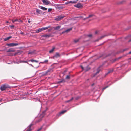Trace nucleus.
Masks as SVG:
<instances>
[{
	"instance_id": "nucleus-1",
	"label": "nucleus",
	"mask_w": 131,
	"mask_h": 131,
	"mask_svg": "<svg viewBox=\"0 0 131 131\" xmlns=\"http://www.w3.org/2000/svg\"><path fill=\"white\" fill-rule=\"evenodd\" d=\"M10 87V86L8 84H5L1 86L0 87V89L1 91H3L5 90L7 88Z\"/></svg>"
},
{
	"instance_id": "nucleus-2",
	"label": "nucleus",
	"mask_w": 131,
	"mask_h": 131,
	"mask_svg": "<svg viewBox=\"0 0 131 131\" xmlns=\"http://www.w3.org/2000/svg\"><path fill=\"white\" fill-rule=\"evenodd\" d=\"M53 70L52 69L50 68L49 69L47 70L45 72L43 73L44 75H46L49 74H50V72H53Z\"/></svg>"
},
{
	"instance_id": "nucleus-3",
	"label": "nucleus",
	"mask_w": 131,
	"mask_h": 131,
	"mask_svg": "<svg viewBox=\"0 0 131 131\" xmlns=\"http://www.w3.org/2000/svg\"><path fill=\"white\" fill-rule=\"evenodd\" d=\"M7 45L10 47H14L19 45L18 43H7L6 44Z\"/></svg>"
},
{
	"instance_id": "nucleus-4",
	"label": "nucleus",
	"mask_w": 131,
	"mask_h": 131,
	"mask_svg": "<svg viewBox=\"0 0 131 131\" xmlns=\"http://www.w3.org/2000/svg\"><path fill=\"white\" fill-rule=\"evenodd\" d=\"M64 17V16L60 15L57 17H56L55 19V20L57 21H59L61 19L63 18Z\"/></svg>"
},
{
	"instance_id": "nucleus-5",
	"label": "nucleus",
	"mask_w": 131,
	"mask_h": 131,
	"mask_svg": "<svg viewBox=\"0 0 131 131\" xmlns=\"http://www.w3.org/2000/svg\"><path fill=\"white\" fill-rule=\"evenodd\" d=\"M74 6L75 7L78 8H82L83 6L80 3H78L74 5Z\"/></svg>"
},
{
	"instance_id": "nucleus-6",
	"label": "nucleus",
	"mask_w": 131,
	"mask_h": 131,
	"mask_svg": "<svg viewBox=\"0 0 131 131\" xmlns=\"http://www.w3.org/2000/svg\"><path fill=\"white\" fill-rule=\"evenodd\" d=\"M42 2L44 5H47L50 3V2L48 0H42Z\"/></svg>"
},
{
	"instance_id": "nucleus-7",
	"label": "nucleus",
	"mask_w": 131,
	"mask_h": 131,
	"mask_svg": "<svg viewBox=\"0 0 131 131\" xmlns=\"http://www.w3.org/2000/svg\"><path fill=\"white\" fill-rule=\"evenodd\" d=\"M36 12L37 13V14H43V12L39 9H36Z\"/></svg>"
},
{
	"instance_id": "nucleus-8",
	"label": "nucleus",
	"mask_w": 131,
	"mask_h": 131,
	"mask_svg": "<svg viewBox=\"0 0 131 131\" xmlns=\"http://www.w3.org/2000/svg\"><path fill=\"white\" fill-rule=\"evenodd\" d=\"M33 124L31 123L28 126V128L26 131H31V126L33 125Z\"/></svg>"
},
{
	"instance_id": "nucleus-9",
	"label": "nucleus",
	"mask_w": 131,
	"mask_h": 131,
	"mask_svg": "<svg viewBox=\"0 0 131 131\" xmlns=\"http://www.w3.org/2000/svg\"><path fill=\"white\" fill-rule=\"evenodd\" d=\"M51 36V35L50 34H45L42 36V37H43L46 38H49Z\"/></svg>"
},
{
	"instance_id": "nucleus-10",
	"label": "nucleus",
	"mask_w": 131,
	"mask_h": 131,
	"mask_svg": "<svg viewBox=\"0 0 131 131\" xmlns=\"http://www.w3.org/2000/svg\"><path fill=\"white\" fill-rule=\"evenodd\" d=\"M60 55L59 53H56L55 55L53 56V58L54 59L55 58H57Z\"/></svg>"
},
{
	"instance_id": "nucleus-11",
	"label": "nucleus",
	"mask_w": 131,
	"mask_h": 131,
	"mask_svg": "<svg viewBox=\"0 0 131 131\" xmlns=\"http://www.w3.org/2000/svg\"><path fill=\"white\" fill-rule=\"evenodd\" d=\"M39 8H40L41 9L44 10V11H45L47 10V8H46L43 7L42 6H39Z\"/></svg>"
},
{
	"instance_id": "nucleus-12",
	"label": "nucleus",
	"mask_w": 131,
	"mask_h": 131,
	"mask_svg": "<svg viewBox=\"0 0 131 131\" xmlns=\"http://www.w3.org/2000/svg\"><path fill=\"white\" fill-rule=\"evenodd\" d=\"M15 51V50L13 48H10L7 51V52H14Z\"/></svg>"
},
{
	"instance_id": "nucleus-13",
	"label": "nucleus",
	"mask_w": 131,
	"mask_h": 131,
	"mask_svg": "<svg viewBox=\"0 0 131 131\" xmlns=\"http://www.w3.org/2000/svg\"><path fill=\"white\" fill-rule=\"evenodd\" d=\"M100 67H99L96 70V71H97L96 72V73L94 75V76L96 75L97 74L99 73V72L101 70V69H100Z\"/></svg>"
},
{
	"instance_id": "nucleus-14",
	"label": "nucleus",
	"mask_w": 131,
	"mask_h": 131,
	"mask_svg": "<svg viewBox=\"0 0 131 131\" xmlns=\"http://www.w3.org/2000/svg\"><path fill=\"white\" fill-rule=\"evenodd\" d=\"M61 27V26H58L55 27H53L54 29L55 30H58Z\"/></svg>"
},
{
	"instance_id": "nucleus-15",
	"label": "nucleus",
	"mask_w": 131,
	"mask_h": 131,
	"mask_svg": "<svg viewBox=\"0 0 131 131\" xmlns=\"http://www.w3.org/2000/svg\"><path fill=\"white\" fill-rule=\"evenodd\" d=\"M35 50H34L32 51H29L28 53V54H30L31 55H32L34 54L35 52Z\"/></svg>"
},
{
	"instance_id": "nucleus-16",
	"label": "nucleus",
	"mask_w": 131,
	"mask_h": 131,
	"mask_svg": "<svg viewBox=\"0 0 131 131\" xmlns=\"http://www.w3.org/2000/svg\"><path fill=\"white\" fill-rule=\"evenodd\" d=\"M50 27V26H49L48 27H42V28H41V29H42V31H43V30H45L46 29H47L48 28H49Z\"/></svg>"
},
{
	"instance_id": "nucleus-17",
	"label": "nucleus",
	"mask_w": 131,
	"mask_h": 131,
	"mask_svg": "<svg viewBox=\"0 0 131 131\" xmlns=\"http://www.w3.org/2000/svg\"><path fill=\"white\" fill-rule=\"evenodd\" d=\"M65 82V80L64 79H61L59 81H58L57 82V83H60L62 82Z\"/></svg>"
},
{
	"instance_id": "nucleus-18",
	"label": "nucleus",
	"mask_w": 131,
	"mask_h": 131,
	"mask_svg": "<svg viewBox=\"0 0 131 131\" xmlns=\"http://www.w3.org/2000/svg\"><path fill=\"white\" fill-rule=\"evenodd\" d=\"M12 38V36H10L4 39V41H7Z\"/></svg>"
},
{
	"instance_id": "nucleus-19",
	"label": "nucleus",
	"mask_w": 131,
	"mask_h": 131,
	"mask_svg": "<svg viewBox=\"0 0 131 131\" xmlns=\"http://www.w3.org/2000/svg\"><path fill=\"white\" fill-rule=\"evenodd\" d=\"M72 28H69L67 29V30H66L64 32H68L70 31V30H72Z\"/></svg>"
},
{
	"instance_id": "nucleus-20",
	"label": "nucleus",
	"mask_w": 131,
	"mask_h": 131,
	"mask_svg": "<svg viewBox=\"0 0 131 131\" xmlns=\"http://www.w3.org/2000/svg\"><path fill=\"white\" fill-rule=\"evenodd\" d=\"M42 31L41 28L38 29V30H37L36 31V32L38 33Z\"/></svg>"
},
{
	"instance_id": "nucleus-21",
	"label": "nucleus",
	"mask_w": 131,
	"mask_h": 131,
	"mask_svg": "<svg viewBox=\"0 0 131 131\" xmlns=\"http://www.w3.org/2000/svg\"><path fill=\"white\" fill-rule=\"evenodd\" d=\"M29 61H31L32 62H36L37 63L38 62V61L36 60H34L33 59L30 60H29Z\"/></svg>"
},
{
	"instance_id": "nucleus-22",
	"label": "nucleus",
	"mask_w": 131,
	"mask_h": 131,
	"mask_svg": "<svg viewBox=\"0 0 131 131\" xmlns=\"http://www.w3.org/2000/svg\"><path fill=\"white\" fill-rule=\"evenodd\" d=\"M55 49V48L54 47H53V48L51 49L49 51V52L50 53H52L54 51Z\"/></svg>"
},
{
	"instance_id": "nucleus-23",
	"label": "nucleus",
	"mask_w": 131,
	"mask_h": 131,
	"mask_svg": "<svg viewBox=\"0 0 131 131\" xmlns=\"http://www.w3.org/2000/svg\"><path fill=\"white\" fill-rule=\"evenodd\" d=\"M67 111L66 110H64L63 111H62L60 112V113H59V115H60V114H63L65 113Z\"/></svg>"
},
{
	"instance_id": "nucleus-24",
	"label": "nucleus",
	"mask_w": 131,
	"mask_h": 131,
	"mask_svg": "<svg viewBox=\"0 0 131 131\" xmlns=\"http://www.w3.org/2000/svg\"><path fill=\"white\" fill-rule=\"evenodd\" d=\"M94 15H93V14H91L89 15L86 18H85L84 19V20H85V19H88L89 18H91Z\"/></svg>"
},
{
	"instance_id": "nucleus-25",
	"label": "nucleus",
	"mask_w": 131,
	"mask_h": 131,
	"mask_svg": "<svg viewBox=\"0 0 131 131\" xmlns=\"http://www.w3.org/2000/svg\"><path fill=\"white\" fill-rule=\"evenodd\" d=\"M74 99V98L73 97H72L71 99H70V100H67V101H66V103H68L70 102L73 99Z\"/></svg>"
},
{
	"instance_id": "nucleus-26",
	"label": "nucleus",
	"mask_w": 131,
	"mask_h": 131,
	"mask_svg": "<svg viewBox=\"0 0 131 131\" xmlns=\"http://www.w3.org/2000/svg\"><path fill=\"white\" fill-rule=\"evenodd\" d=\"M113 71V69H109L108 70V72L109 73L112 72Z\"/></svg>"
},
{
	"instance_id": "nucleus-27",
	"label": "nucleus",
	"mask_w": 131,
	"mask_h": 131,
	"mask_svg": "<svg viewBox=\"0 0 131 131\" xmlns=\"http://www.w3.org/2000/svg\"><path fill=\"white\" fill-rule=\"evenodd\" d=\"M48 60H45L43 62H40V63H47L48 62Z\"/></svg>"
},
{
	"instance_id": "nucleus-28",
	"label": "nucleus",
	"mask_w": 131,
	"mask_h": 131,
	"mask_svg": "<svg viewBox=\"0 0 131 131\" xmlns=\"http://www.w3.org/2000/svg\"><path fill=\"white\" fill-rule=\"evenodd\" d=\"M76 2V1H69V3H71L72 4V3H75Z\"/></svg>"
},
{
	"instance_id": "nucleus-29",
	"label": "nucleus",
	"mask_w": 131,
	"mask_h": 131,
	"mask_svg": "<svg viewBox=\"0 0 131 131\" xmlns=\"http://www.w3.org/2000/svg\"><path fill=\"white\" fill-rule=\"evenodd\" d=\"M79 39H75L74 40V41L75 43H76L79 41Z\"/></svg>"
},
{
	"instance_id": "nucleus-30",
	"label": "nucleus",
	"mask_w": 131,
	"mask_h": 131,
	"mask_svg": "<svg viewBox=\"0 0 131 131\" xmlns=\"http://www.w3.org/2000/svg\"><path fill=\"white\" fill-rule=\"evenodd\" d=\"M18 21V20L16 19H14V20H12V21L14 23V22H15L16 21Z\"/></svg>"
},
{
	"instance_id": "nucleus-31",
	"label": "nucleus",
	"mask_w": 131,
	"mask_h": 131,
	"mask_svg": "<svg viewBox=\"0 0 131 131\" xmlns=\"http://www.w3.org/2000/svg\"><path fill=\"white\" fill-rule=\"evenodd\" d=\"M70 76L69 75H67L66 77V79H70Z\"/></svg>"
},
{
	"instance_id": "nucleus-32",
	"label": "nucleus",
	"mask_w": 131,
	"mask_h": 131,
	"mask_svg": "<svg viewBox=\"0 0 131 131\" xmlns=\"http://www.w3.org/2000/svg\"><path fill=\"white\" fill-rule=\"evenodd\" d=\"M87 36L89 37H90L92 36V34H90L87 35Z\"/></svg>"
},
{
	"instance_id": "nucleus-33",
	"label": "nucleus",
	"mask_w": 131,
	"mask_h": 131,
	"mask_svg": "<svg viewBox=\"0 0 131 131\" xmlns=\"http://www.w3.org/2000/svg\"><path fill=\"white\" fill-rule=\"evenodd\" d=\"M82 16H79V17H75L74 18V19L75 20V19L76 18H82Z\"/></svg>"
},
{
	"instance_id": "nucleus-34",
	"label": "nucleus",
	"mask_w": 131,
	"mask_h": 131,
	"mask_svg": "<svg viewBox=\"0 0 131 131\" xmlns=\"http://www.w3.org/2000/svg\"><path fill=\"white\" fill-rule=\"evenodd\" d=\"M52 10V9L51 8H49L48 9V12H49L50 11H51Z\"/></svg>"
},
{
	"instance_id": "nucleus-35",
	"label": "nucleus",
	"mask_w": 131,
	"mask_h": 131,
	"mask_svg": "<svg viewBox=\"0 0 131 131\" xmlns=\"http://www.w3.org/2000/svg\"><path fill=\"white\" fill-rule=\"evenodd\" d=\"M20 62L25 63H27V61H22L21 62Z\"/></svg>"
},
{
	"instance_id": "nucleus-36",
	"label": "nucleus",
	"mask_w": 131,
	"mask_h": 131,
	"mask_svg": "<svg viewBox=\"0 0 131 131\" xmlns=\"http://www.w3.org/2000/svg\"><path fill=\"white\" fill-rule=\"evenodd\" d=\"M106 36V35H104L102 36L101 37V38L104 37Z\"/></svg>"
},
{
	"instance_id": "nucleus-37",
	"label": "nucleus",
	"mask_w": 131,
	"mask_h": 131,
	"mask_svg": "<svg viewBox=\"0 0 131 131\" xmlns=\"http://www.w3.org/2000/svg\"><path fill=\"white\" fill-rule=\"evenodd\" d=\"M109 86H107L105 87H104L103 89V90H104L105 89H106V88L108 87Z\"/></svg>"
},
{
	"instance_id": "nucleus-38",
	"label": "nucleus",
	"mask_w": 131,
	"mask_h": 131,
	"mask_svg": "<svg viewBox=\"0 0 131 131\" xmlns=\"http://www.w3.org/2000/svg\"><path fill=\"white\" fill-rule=\"evenodd\" d=\"M108 74H109V73H108V72L107 73H106L105 74V76L107 75Z\"/></svg>"
},
{
	"instance_id": "nucleus-39",
	"label": "nucleus",
	"mask_w": 131,
	"mask_h": 131,
	"mask_svg": "<svg viewBox=\"0 0 131 131\" xmlns=\"http://www.w3.org/2000/svg\"><path fill=\"white\" fill-rule=\"evenodd\" d=\"M79 98V96H78L75 98V100H77Z\"/></svg>"
},
{
	"instance_id": "nucleus-40",
	"label": "nucleus",
	"mask_w": 131,
	"mask_h": 131,
	"mask_svg": "<svg viewBox=\"0 0 131 131\" xmlns=\"http://www.w3.org/2000/svg\"><path fill=\"white\" fill-rule=\"evenodd\" d=\"M52 30V29H49L48 30V32H50Z\"/></svg>"
},
{
	"instance_id": "nucleus-41",
	"label": "nucleus",
	"mask_w": 131,
	"mask_h": 131,
	"mask_svg": "<svg viewBox=\"0 0 131 131\" xmlns=\"http://www.w3.org/2000/svg\"><path fill=\"white\" fill-rule=\"evenodd\" d=\"M42 128L41 127V128H40L39 129H38L37 131H40V130H41V129Z\"/></svg>"
},
{
	"instance_id": "nucleus-42",
	"label": "nucleus",
	"mask_w": 131,
	"mask_h": 131,
	"mask_svg": "<svg viewBox=\"0 0 131 131\" xmlns=\"http://www.w3.org/2000/svg\"><path fill=\"white\" fill-rule=\"evenodd\" d=\"M18 21L19 22H23L21 20H18Z\"/></svg>"
},
{
	"instance_id": "nucleus-43",
	"label": "nucleus",
	"mask_w": 131,
	"mask_h": 131,
	"mask_svg": "<svg viewBox=\"0 0 131 131\" xmlns=\"http://www.w3.org/2000/svg\"><path fill=\"white\" fill-rule=\"evenodd\" d=\"M10 27L11 28H13V27H14V25H12L11 26H10Z\"/></svg>"
},
{
	"instance_id": "nucleus-44",
	"label": "nucleus",
	"mask_w": 131,
	"mask_h": 131,
	"mask_svg": "<svg viewBox=\"0 0 131 131\" xmlns=\"http://www.w3.org/2000/svg\"><path fill=\"white\" fill-rule=\"evenodd\" d=\"M31 22V20H30V19H29L28 20V23H30Z\"/></svg>"
},
{
	"instance_id": "nucleus-45",
	"label": "nucleus",
	"mask_w": 131,
	"mask_h": 131,
	"mask_svg": "<svg viewBox=\"0 0 131 131\" xmlns=\"http://www.w3.org/2000/svg\"><path fill=\"white\" fill-rule=\"evenodd\" d=\"M81 66V68H82V69L83 70L84 69V68H83V67L82 66Z\"/></svg>"
},
{
	"instance_id": "nucleus-46",
	"label": "nucleus",
	"mask_w": 131,
	"mask_h": 131,
	"mask_svg": "<svg viewBox=\"0 0 131 131\" xmlns=\"http://www.w3.org/2000/svg\"><path fill=\"white\" fill-rule=\"evenodd\" d=\"M46 110H45L44 111H43V114H44V113L46 112Z\"/></svg>"
},
{
	"instance_id": "nucleus-47",
	"label": "nucleus",
	"mask_w": 131,
	"mask_h": 131,
	"mask_svg": "<svg viewBox=\"0 0 131 131\" xmlns=\"http://www.w3.org/2000/svg\"><path fill=\"white\" fill-rule=\"evenodd\" d=\"M21 34H22V35H23L24 34V33L23 32H22L21 31V33H20Z\"/></svg>"
},
{
	"instance_id": "nucleus-48",
	"label": "nucleus",
	"mask_w": 131,
	"mask_h": 131,
	"mask_svg": "<svg viewBox=\"0 0 131 131\" xmlns=\"http://www.w3.org/2000/svg\"><path fill=\"white\" fill-rule=\"evenodd\" d=\"M124 1H121V2H120V3H123V2Z\"/></svg>"
},
{
	"instance_id": "nucleus-49",
	"label": "nucleus",
	"mask_w": 131,
	"mask_h": 131,
	"mask_svg": "<svg viewBox=\"0 0 131 131\" xmlns=\"http://www.w3.org/2000/svg\"><path fill=\"white\" fill-rule=\"evenodd\" d=\"M127 50V49H124L123 50V51H125L126 50Z\"/></svg>"
},
{
	"instance_id": "nucleus-50",
	"label": "nucleus",
	"mask_w": 131,
	"mask_h": 131,
	"mask_svg": "<svg viewBox=\"0 0 131 131\" xmlns=\"http://www.w3.org/2000/svg\"><path fill=\"white\" fill-rule=\"evenodd\" d=\"M94 83H93L91 85V86H93L94 85Z\"/></svg>"
},
{
	"instance_id": "nucleus-51",
	"label": "nucleus",
	"mask_w": 131,
	"mask_h": 131,
	"mask_svg": "<svg viewBox=\"0 0 131 131\" xmlns=\"http://www.w3.org/2000/svg\"><path fill=\"white\" fill-rule=\"evenodd\" d=\"M131 54V51L130 52H129V53L128 54Z\"/></svg>"
},
{
	"instance_id": "nucleus-52",
	"label": "nucleus",
	"mask_w": 131,
	"mask_h": 131,
	"mask_svg": "<svg viewBox=\"0 0 131 131\" xmlns=\"http://www.w3.org/2000/svg\"><path fill=\"white\" fill-rule=\"evenodd\" d=\"M28 63V64H29V65H30V66H32V64H29V63Z\"/></svg>"
},
{
	"instance_id": "nucleus-53",
	"label": "nucleus",
	"mask_w": 131,
	"mask_h": 131,
	"mask_svg": "<svg viewBox=\"0 0 131 131\" xmlns=\"http://www.w3.org/2000/svg\"><path fill=\"white\" fill-rule=\"evenodd\" d=\"M128 42H131V39L129 41H128Z\"/></svg>"
},
{
	"instance_id": "nucleus-54",
	"label": "nucleus",
	"mask_w": 131,
	"mask_h": 131,
	"mask_svg": "<svg viewBox=\"0 0 131 131\" xmlns=\"http://www.w3.org/2000/svg\"><path fill=\"white\" fill-rule=\"evenodd\" d=\"M97 31H96L95 32V34H97Z\"/></svg>"
},
{
	"instance_id": "nucleus-55",
	"label": "nucleus",
	"mask_w": 131,
	"mask_h": 131,
	"mask_svg": "<svg viewBox=\"0 0 131 131\" xmlns=\"http://www.w3.org/2000/svg\"><path fill=\"white\" fill-rule=\"evenodd\" d=\"M9 22L8 21H7L6 22V23H9Z\"/></svg>"
},
{
	"instance_id": "nucleus-56",
	"label": "nucleus",
	"mask_w": 131,
	"mask_h": 131,
	"mask_svg": "<svg viewBox=\"0 0 131 131\" xmlns=\"http://www.w3.org/2000/svg\"><path fill=\"white\" fill-rule=\"evenodd\" d=\"M41 120V119H40V120H39L38 121V122H40V120Z\"/></svg>"
},
{
	"instance_id": "nucleus-57",
	"label": "nucleus",
	"mask_w": 131,
	"mask_h": 131,
	"mask_svg": "<svg viewBox=\"0 0 131 131\" xmlns=\"http://www.w3.org/2000/svg\"><path fill=\"white\" fill-rule=\"evenodd\" d=\"M2 99H0V101H2Z\"/></svg>"
},
{
	"instance_id": "nucleus-58",
	"label": "nucleus",
	"mask_w": 131,
	"mask_h": 131,
	"mask_svg": "<svg viewBox=\"0 0 131 131\" xmlns=\"http://www.w3.org/2000/svg\"><path fill=\"white\" fill-rule=\"evenodd\" d=\"M66 72V70H65V71H64V73H65Z\"/></svg>"
},
{
	"instance_id": "nucleus-59",
	"label": "nucleus",
	"mask_w": 131,
	"mask_h": 131,
	"mask_svg": "<svg viewBox=\"0 0 131 131\" xmlns=\"http://www.w3.org/2000/svg\"><path fill=\"white\" fill-rule=\"evenodd\" d=\"M130 4H131V2L130 3Z\"/></svg>"
},
{
	"instance_id": "nucleus-60",
	"label": "nucleus",
	"mask_w": 131,
	"mask_h": 131,
	"mask_svg": "<svg viewBox=\"0 0 131 131\" xmlns=\"http://www.w3.org/2000/svg\"><path fill=\"white\" fill-rule=\"evenodd\" d=\"M8 64H10V63H8Z\"/></svg>"
},
{
	"instance_id": "nucleus-61",
	"label": "nucleus",
	"mask_w": 131,
	"mask_h": 131,
	"mask_svg": "<svg viewBox=\"0 0 131 131\" xmlns=\"http://www.w3.org/2000/svg\"><path fill=\"white\" fill-rule=\"evenodd\" d=\"M89 80V79H88L87 80Z\"/></svg>"
},
{
	"instance_id": "nucleus-62",
	"label": "nucleus",
	"mask_w": 131,
	"mask_h": 131,
	"mask_svg": "<svg viewBox=\"0 0 131 131\" xmlns=\"http://www.w3.org/2000/svg\"><path fill=\"white\" fill-rule=\"evenodd\" d=\"M88 70H86V71H88Z\"/></svg>"
}]
</instances>
